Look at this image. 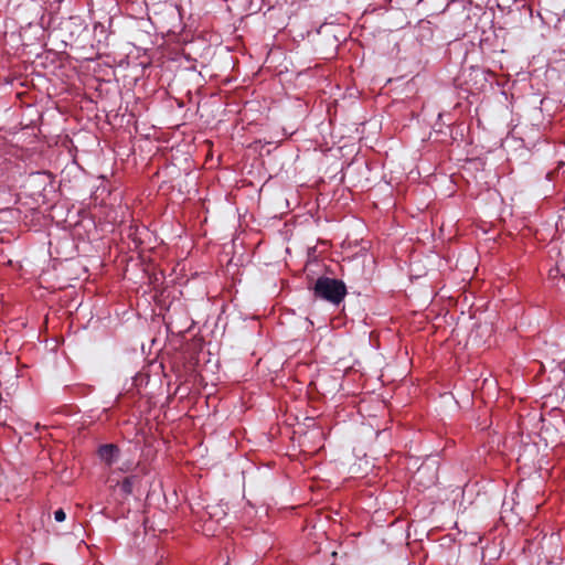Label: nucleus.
Returning a JSON list of instances; mask_svg holds the SVG:
<instances>
[{
	"label": "nucleus",
	"instance_id": "nucleus-1",
	"mask_svg": "<svg viewBox=\"0 0 565 565\" xmlns=\"http://www.w3.org/2000/svg\"><path fill=\"white\" fill-rule=\"evenodd\" d=\"M312 289L316 298L335 306L340 305L347 295V286L342 280L326 276L319 277Z\"/></svg>",
	"mask_w": 565,
	"mask_h": 565
},
{
	"label": "nucleus",
	"instance_id": "nucleus-2",
	"mask_svg": "<svg viewBox=\"0 0 565 565\" xmlns=\"http://www.w3.org/2000/svg\"><path fill=\"white\" fill-rule=\"evenodd\" d=\"M97 452L98 457L105 465L111 466L118 460L120 449L115 444H105L98 448Z\"/></svg>",
	"mask_w": 565,
	"mask_h": 565
},
{
	"label": "nucleus",
	"instance_id": "nucleus-3",
	"mask_svg": "<svg viewBox=\"0 0 565 565\" xmlns=\"http://www.w3.org/2000/svg\"><path fill=\"white\" fill-rule=\"evenodd\" d=\"M427 470H430L428 466H422L415 476H413V481L417 484L423 486L424 488H428L436 483L437 476L435 471H431L430 476H424Z\"/></svg>",
	"mask_w": 565,
	"mask_h": 565
},
{
	"label": "nucleus",
	"instance_id": "nucleus-4",
	"mask_svg": "<svg viewBox=\"0 0 565 565\" xmlns=\"http://www.w3.org/2000/svg\"><path fill=\"white\" fill-rule=\"evenodd\" d=\"M135 480L134 476L125 478L120 484L121 490L127 494L131 493Z\"/></svg>",
	"mask_w": 565,
	"mask_h": 565
},
{
	"label": "nucleus",
	"instance_id": "nucleus-5",
	"mask_svg": "<svg viewBox=\"0 0 565 565\" xmlns=\"http://www.w3.org/2000/svg\"><path fill=\"white\" fill-rule=\"evenodd\" d=\"M54 519L57 522H63L66 519V513L63 509H58L54 512Z\"/></svg>",
	"mask_w": 565,
	"mask_h": 565
},
{
	"label": "nucleus",
	"instance_id": "nucleus-6",
	"mask_svg": "<svg viewBox=\"0 0 565 565\" xmlns=\"http://www.w3.org/2000/svg\"><path fill=\"white\" fill-rule=\"evenodd\" d=\"M72 162H73V163H75V164H77V161H76V157H75V156H73Z\"/></svg>",
	"mask_w": 565,
	"mask_h": 565
}]
</instances>
